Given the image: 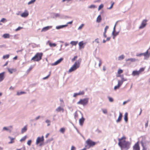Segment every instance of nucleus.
Returning <instances> with one entry per match:
<instances>
[{"mask_svg":"<svg viewBox=\"0 0 150 150\" xmlns=\"http://www.w3.org/2000/svg\"><path fill=\"white\" fill-rule=\"evenodd\" d=\"M63 59L62 58H60L59 59L57 60V61L54 62L53 64H52V65H55L58 64L60 63L63 60Z\"/></svg>","mask_w":150,"mask_h":150,"instance_id":"obj_14","label":"nucleus"},{"mask_svg":"<svg viewBox=\"0 0 150 150\" xmlns=\"http://www.w3.org/2000/svg\"><path fill=\"white\" fill-rule=\"evenodd\" d=\"M124 119L125 122H127L128 121V113L126 112L125 113L124 115Z\"/></svg>","mask_w":150,"mask_h":150,"instance_id":"obj_25","label":"nucleus"},{"mask_svg":"<svg viewBox=\"0 0 150 150\" xmlns=\"http://www.w3.org/2000/svg\"><path fill=\"white\" fill-rule=\"evenodd\" d=\"M52 26H47L43 28L42 29L41 31L42 32L46 31H47L49 29L51 28H52Z\"/></svg>","mask_w":150,"mask_h":150,"instance_id":"obj_13","label":"nucleus"},{"mask_svg":"<svg viewBox=\"0 0 150 150\" xmlns=\"http://www.w3.org/2000/svg\"><path fill=\"white\" fill-rule=\"evenodd\" d=\"M122 113L121 112H120L119 115L117 119L116 120V122H118L121 121L122 119Z\"/></svg>","mask_w":150,"mask_h":150,"instance_id":"obj_16","label":"nucleus"},{"mask_svg":"<svg viewBox=\"0 0 150 150\" xmlns=\"http://www.w3.org/2000/svg\"><path fill=\"white\" fill-rule=\"evenodd\" d=\"M78 93H74L73 95V97H76L77 96H79V95H78Z\"/></svg>","mask_w":150,"mask_h":150,"instance_id":"obj_55","label":"nucleus"},{"mask_svg":"<svg viewBox=\"0 0 150 150\" xmlns=\"http://www.w3.org/2000/svg\"><path fill=\"white\" fill-rule=\"evenodd\" d=\"M148 122L147 121L145 124V127H148Z\"/></svg>","mask_w":150,"mask_h":150,"instance_id":"obj_62","label":"nucleus"},{"mask_svg":"<svg viewBox=\"0 0 150 150\" xmlns=\"http://www.w3.org/2000/svg\"><path fill=\"white\" fill-rule=\"evenodd\" d=\"M22 28H23L22 27H19L17 28H16L15 30L16 31H18L19 30H20Z\"/></svg>","mask_w":150,"mask_h":150,"instance_id":"obj_49","label":"nucleus"},{"mask_svg":"<svg viewBox=\"0 0 150 150\" xmlns=\"http://www.w3.org/2000/svg\"><path fill=\"white\" fill-rule=\"evenodd\" d=\"M143 55L145 57L149 56V54L148 50H147L145 52L143 53Z\"/></svg>","mask_w":150,"mask_h":150,"instance_id":"obj_29","label":"nucleus"},{"mask_svg":"<svg viewBox=\"0 0 150 150\" xmlns=\"http://www.w3.org/2000/svg\"><path fill=\"white\" fill-rule=\"evenodd\" d=\"M12 126H9L8 128L6 127H3V130L8 131L10 132H11V129H12Z\"/></svg>","mask_w":150,"mask_h":150,"instance_id":"obj_17","label":"nucleus"},{"mask_svg":"<svg viewBox=\"0 0 150 150\" xmlns=\"http://www.w3.org/2000/svg\"><path fill=\"white\" fill-rule=\"evenodd\" d=\"M77 58V56H74V57L72 59V62H74Z\"/></svg>","mask_w":150,"mask_h":150,"instance_id":"obj_45","label":"nucleus"},{"mask_svg":"<svg viewBox=\"0 0 150 150\" xmlns=\"http://www.w3.org/2000/svg\"><path fill=\"white\" fill-rule=\"evenodd\" d=\"M88 99L87 98L81 99L77 103L78 104H81L83 105H86L88 102Z\"/></svg>","mask_w":150,"mask_h":150,"instance_id":"obj_6","label":"nucleus"},{"mask_svg":"<svg viewBox=\"0 0 150 150\" xmlns=\"http://www.w3.org/2000/svg\"><path fill=\"white\" fill-rule=\"evenodd\" d=\"M3 37L5 38H9L10 35L8 34H5L3 35Z\"/></svg>","mask_w":150,"mask_h":150,"instance_id":"obj_26","label":"nucleus"},{"mask_svg":"<svg viewBox=\"0 0 150 150\" xmlns=\"http://www.w3.org/2000/svg\"><path fill=\"white\" fill-rule=\"evenodd\" d=\"M137 60V59H136L135 58H131L128 59H126V60L127 61H130L131 62H135V61H136V60Z\"/></svg>","mask_w":150,"mask_h":150,"instance_id":"obj_22","label":"nucleus"},{"mask_svg":"<svg viewBox=\"0 0 150 150\" xmlns=\"http://www.w3.org/2000/svg\"><path fill=\"white\" fill-rule=\"evenodd\" d=\"M126 138L124 137H122L121 138L118 139V145L122 149L127 150L129 148L130 144L128 142L125 141Z\"/></svg>","mask_w":150,"mask_h":150,"instance_id":"obj_1","label":"nucleus"},{"mask_svg":"<svg viewBox=\"0 0 150 150\" xmlns=\"http://www.w3.org/2000/svg\"><path fill=\"white\" fill-rule=\"evenodd\" d=\"M64 109L60 107H58L56 109V111L57 112H60L61 111H64Z\"/></svg>","mask_w":150,"mask_h":150,"instance_id":"obj_24","label":"nucleus"},{"mask_svg":"<svg viewBox=\"0 0 150 150\" xmlns=\"http://www.w3.org/2000/svg\"><path fill=\"white\" fill-rule=\"evenodd\" d=\"M140 138L142 139L140 142L142 147V150H147V148L145 147V144L146 142V138L144 137H141Z\"/></svg>","mask_w":150,"mask_h":150,"instance_id":"obj_5","label":"nucleus"},{"mask_svg":"<svg viewBox=\"0 0 150 150\" xmlns=\"http://www.w3.org/2000/svg\"><path fill=\"white\" fill-rule=\"evenodd\" d=\"M123 82V81H118V84L117 85V86L120 87L122 84Z\"/></svg>","mask_w":150,"mask_h":150,"instance_id":"obj_33","label":"nucleus"},{"mask_svg":"<svg viewBox=\"0 0 150 150\" xmlns=\"http://www.w3.org/2000/svg\"><path fill=\"white\" fill-rule=\"evenodd\" d=\"M26 136H25L23 138H22L20 140V141L21 142H22L23 141H25L26 138Z\"/></svg>","mask_w":150,"mask_h":150,"instance_id":"obj_35","label":"nucleus"},{"mask_svg":"<svg viewBox=\"0 0 150 150\" xmlns=\"http://www.w3.org/2000/svg\"><path fill=\"white\" fill-rule=\"evenodd\" d=\"M74 116L76 119H78V115L76 112L74 113Z\"/></svg>","mask_w":150,"mask_h":150,"instance_id":"obj_44","label":"nucleus"},{"mask_svg":"<svg viewBox=\"0 0 150 150\" xmlns=\"http://www.w3.org/2000/svg\"><path fill=\"white\" fill-rule=\"evenodd\" d=\"M108 28H109V27L108 26H106L105 28L104 31L106 32Z\"/></svg>","mask_w":150,"mask_h":150,"instance_id":"obj_53","label":"nucleus"},{"mask_svg":"<svg viewBox=\"0 0 150 150\" xmlns=\"http://www.w3.org/2000/svg\"><path fill=\"white\" fill-rule=\"evenodd\" d=\"M17 59V56H15L13 58V59L14 60H16Z\"/></svg>","mask_w":150,"mask_h":150,"instance_id":"obj_64","label":"nucleus"},{"mask_svg":"<svg viewBox=\"0 0 150 150\" xmlns=\"http://www.w3.org/2000/svg\"><path fill=\"white\" fill-rule=\"evenodd\" d=\"M43 53H37L31 59V60L34 61L38 62L42 59L43 56Z\"/></svg>","mask_w":150,"mask_h":150,"instance_id":"obj_3","label":"nucleus"},{"mask_svg":"<svg viewBox=\"0 0 150 150\" xmlns=\"http://www.w3.org/2000/svg\"><path fill=\"white\" fill-rule=\"evenodd\" d=\"M96 7V6L95 5H91V6H90L89 7V8H95Z\"/></svg>","mask_w":150,"mask_h":150,"instance_id":"obj_42","label":"nucleus"},{"mask_svg":"<svg viewBox=\"0 0 150 150\" xmlns=\"http://www.w3.org/2000/svg\"><path fill=\"white\" fill-rule=\"evenodd\" d=\"M50 76V74H49L47 76L43 78V79H47L49 77V76Z\"/></svg>","mask_w":150,"mask_h":150,"instance_id":"obj_59","label":"nucleus"},{"mask_svg":"<svg viewBox=\"0 0 150 150\" xmlns=\"http://www.w3.org/2000/svg\"><path fill=\"white\" fill-rule=\"evenodd\" d=\"M147 21L146 20H143L142 21L140 26L139 27V29H142L144 28L146 24Z\"/></svg>","mask_w":150,"mask_h":150,"instance_id":"obj_8","label":"nucleus"},{"mask_svg":"<svg viewBox=\"0 0 150 150\" xmlns=\"http://www.w3.org/2000/svg\"><path fill=\"white\" fill-rule=\"evenodd\" d=\"M33 68V67H30V68H29V69L27 71L28 72H29L30 71H31Z\"/></svg>","mask_w":150,"mask_h":150,"instance_id":"obj_52","label":"nucleus"},{"mask_svg":"<svg viewBox=\"0 0 150 150\" xmlns=\"http://www.w3.org/2000/svg\"><path fill=\"white\" fill-rule=\"evenodd\" d=\"M125 58V56L123 55H122L118 57V60H121Z\"/></svg>","mask_w":150,"mask_h":150,"instance_id":"obj_30","label":"nucleus"},{"mask_svg":"<svg viewBox=\"0 0 150 150\" xmlns=\"http://www.w3.org/2000/svg\"><path fill=\"white\" fill-rule=\"evenodd\" d=\"M86 44V43H84L83 41H81L79 43V49L81 50L82 48H83L84 47V45Z\"/></svg>","mask_w":150,"mask_h":150,"instance_id":"obj_10","label":"nucleus"},{"mask_svg":"<svg viewBox=\"0 0 150 150\" xmlns=\"http://www.w3.org/2000/svg\"><path fill=\"white\" fill-rule=\"evenodd\" d=\"M47 43L48 44L49 46L51 47H55L56 46L57 44L55 43H52L50 41H48L47 42Z\"/></svg>","mask_w":150,"mask_h":150,"instance_id":"obj_15","label":"nucleus"},{"mask_svg":"<svg viewBox=\"0 0 150 150\" xmlns=\"http://www.w3.org/2000/svg\"><path fill=\"white\" fill-rule=\"evenodd\" d=\"M76 148L74 146H72L71 148V150H76Z\"/></svg>","mask_w":150,"mask_h":150,"instance_id":"obj_56","label":"nucleus"},{"mask_svg":"<svg viewBox=\"0 0 150 150\" xmlns=\"http://www.w3.org/2000/svg\"><path fill=\"white\" fill-rule=\"evenodd\" d=\"M25 92H18L17 93V94L18 95H20L21 94L25 93Z\"/></svg>","mask_w":150,"mask_h":150,"instance_id":"obj_51","label":"nucleus"},{"mask_svg":"<svg viewBox=\"0 0 150 150\" xmlns=\"http://www.w3.org/2000/svg\"><path fill=\"white\" fill-rule=\"evenodd\" d=\"M84 24H81L78 28V30H80L81 29V28L83 27L84 26Z\"/></svg>","mask_w":150,"mask_h":150,"instance_id":"obj_43","label":"nucleus"},{"mask_svg":"<svg viewBox=\"0 0 150 150\" xmlns=\"http://www.w3.org/2000/svg\"><path fill=\"white\" fill-rule=\"evenodd\" d=\"M108 98V99L109 100V101L110 102H112L113 101V99L111 98V97H109Z\"/></svg>","mask_w":150,"mask_h":150,"instance_id":"obj_48","label":"nucleus"},{"mask_svg":"<svg viewBox=\"0 0 150 150\" xmlns=\"http://www.w3.org/2000/svg\"><path fill=\"white\" fill-rule=\"evenodd\" d=\"M45 122L46 123H47V126H49L50 125V121L49 120H46Z\"/></svg>","mask_w":150,"mask_h":150,"instance_id":"obj_41","label":"nucleus"},{"mask_svg":"<svg viewBox=\"0 0 150 150\" xmlns=\"http://www.w3.org/2000/svg\"><path fill=\"white\" fill-rule=\"evenodd\" d=\"M145 69V68H141L138 71L140 74Z\"/></svg>","mask_w":150,"mask_h":150,"instance_id":"obj_37","label":"nucleus"},{"mask_svg":"<svg viewBox=\"0 0 150 150\" xmlns=\"http://www.w3.org/2000/svg\"><path fill=\"white\" fill-rule=\"evenodd\" d=\"M119 88L120 87L117 85L114 87V89L115 90H116L117 89Z\"/></svg>","mask_w":150,"mask_h":150,"instance_id":"obj_57","label":"nucleus"},{"mask_svg":"<svg viewBox=\"0 0 150 150\" xmlns=\"http://www.w3.org/2000/svg\"><path fill=\"white\" fill-rule=\"evenodd\" d=\"M103 7V4L100 5L98 8V10L99 11L100 9L102 8Z\"/></svg>","mask_w":150,"mask_h":150,"instance_id":"obj_40","label":"nucleus"},{"mask_svg":"<svg viewBox=\"0 0 150 150\" xmlns=\"http://www.w3.org/2000/svg\"><path fill=\"white\" fill-rule=\"evenodd\" d=\"M106 32L104 31V33H103V36L105 38H106Z\"/></svg>","mask_w":150,"mask_h":150,"instance_id":"obj_61","label":"nucleus"},{"mask_svg":"<svg viewBox=\"0 0 150 150\" xmlns=\"http://www.w3.org/2000/svg\"><path fill=\"white\" fill-rule=\"evenodd\" d=\"M44 140V139L43 136H42L41 137H38L37 138L36 142V144H38L41 142H43Z\"/></svg>","mask_w":150,"mask_h":150,"instance_id":"obj_9","label":"nucleus"},{"mask_svg":"<svg viewBox=\"0 0 150 150\" xmlns=\"http://www.w3.org/2000/svg\"><path fill=\"white\" fill-rule=\"evenodd\" d=\"M85 120L84 118L82 117L79 120V123L80 125L82 126L84 123Z\"/></svg>","mask_w":150,"mask_h":150,"instance_id":"obj_18","label":"nucleus"},{"mask_svg":"<svg viewBox=\"0 0 150 150\" xmlns=\"http://www.w3.org/2000/svg\"><path fill=\"white\" fill-rule=\"evenodd\" d=\"M101 64H102V62H101V60H99V67H100L101 66Z\"/></svg>","mask_w":150,"mask_h":150,"instance_id":"obj_58","label":"nucleus"},{"mask_svg":"<svg viewBox=\"0 0 150 150\" xmlns=\"http://www.w3.org/2000/svg\"><path fill=\"white\" fill-rule=\"evenodd\" d=\"M6 19L4 18H3L1 19V20L0 21V22L4 23L5 22H6Z\"/></svg>","mask_w":150,"mask_h":150,"instance_id":"obj_50","label":"nucleus"},{"mask_svg":"<svg viewBox=\"0 0 150 150\" xmlns=\"http://www.w3.org/2000/svg\"><path fill=\"white\" fill-rule=\"evenodd\" d=\"M78 43V41H71L70 43L71 44L72 46H76Z\"/></svg>","mask_w":150,"mask_h":150,"instance_id":"obj_23","label":"nucleus"},{"mask_svg":"<svg viewBox=\"0 0 150 150\" xmlns=\"http://www.w3.org/2000/svg\"><path fill=\"white\" fill-rule=\"evenodd\" d=\"M9 54H7L3 56V58L4 59H8L9 58Z\"/></svg>","mask_w":150,"mask_h":150,"instance_id":"obj_34","label":"nucleus"},{"mask_svg":"<svg viewBox=\"0 0 150 150\" xmlns=\"http://www.w3.org/2000/svg\"><path fill=\"white\" fill-rule=\"evenodd\" d=\"M78 93L79 95H83L84 94V92L83 91H80Z\"/></svg>","mask_w":150,"mask_h":150,"instance_id":"obj_38","label":"nucleus"},{"mask_svg":"<svg viewBox=\"0 0 150 150\" xmlns=\"http://www.w3.org/2000/svg\"><path fill=\"white\" fill-rule=\"evenodd\" d=\"M8 62H6V63H5V64L3 66L4 67V66H6L8 64Z\"/></svg>","mask_w":150,"mask_h":150,"instance_id":"obj_63","label":"nucleus"},{"mask_svg":"<svg viewBox=\"0 0 150 150\" xmlns=\"http://www.w3.org/2000/svg\"><path fill=\"white\" fill-rule=\"evenodd\" d=\"M140 74L139 71H133L132 73V75L134 76H135L136 75L139 76Z\"/></svg>","mask_w":150,"mask_h":150,"instance_id":"obj_20","label":"nucleus"},{"mask_svg":"<svg viewBox=\"0 0 150 150\" xmlns=\"http://www.w3.org/2000/svg\"><path fill=\"white\" fill-rule=\"evenodd\" d=\"M139 142L138 141L133 147V150H140V147L139 145Z\"/></svg>","mask_w":150,"mask_h":150,"instance_id":"obj_7","label":"nucleus"},{"mask_svg":"<svg viewBox=\"0 0 150 150\" xmlns=\"http://www.w3.org/2000/svg\"><path fill=\"white\" fill-rule=\"evenodd\" d=\"M5 72H3L0 73V82L2 81L4 79Z\"/></svg>","mask_w":150,"mask_h":150,"instance_id":"obj_11","label":"nucleus"},{"mask_svg":"<svg viewBox=\"0 0 150 150\" xmlns=\"http://www.w3.org/2000/svg\"><path fill=\"white\" fill-rule=\"evenodd\" d=\"M36 0H31L28 2V4H30L33 3Z\"/></svg>","mask_w":150,"mask_h":150,"instance_id":"obj_39","label":"nucleus"},{"mask_svg":"<svg viewBox=\"0 0 150 150\" xmlns=\"http://www.w3.org/2000/svg\"><path fill=\"white\" fill-rule=\"evenodd\" d=\"M8 138L10 139L11 141L9 142L8 143L9 144H12L14 143L15 142L14 140L15 139V138H13L11 137H8Z\"/></svg>","mask_w":150,"mask_h":150,"instance_id":"obj_19","label":"nucleus"},{"mask_svg":"<svg viewBox=\"0 0 150 150\" xmlns=\"http://www.w3.org/2000/svg\"><path fill=\"white\" fill-rule=\"evenodd\" d=\"M123 72V71L121 69H119L118 70V71H117V74L118 75H119V76H117V77H119L120 76V75Z\"/></svg>","mask_w":150,"mask_h":150,"instance_id":"obj_27","label":"nucleus"},{"mask_svg":"<svg viewBox=\"0 0 150 150\" xmlns=\"http://www.w3.org/2000/svg\"><path fill=\"white\" fill-rule=\"evenodd\" d=\"M28 12L27 11H25L23 13L21 14V16L23 17H27L28 15Z\"/></svg>","mask_w":150,"mask_h":150,"instance_id":"obj_12","label":"nucleus"},{"mask_svg":"<svg viewBox=\"0 0 150 150\" xmlns=\"http://www.w3.org/2000/svg\"><path fill=\"white\" fill-rule=\"evenodd\" d=\"M101 20V16L100 15H99L98 16V17L97 18L96 21L97 22H98V23H100V22Z\"/></svg>","mask_w":150,"mask_h":150,"instance_id":"obj_28","label":"nucleus"},{"mask_svg":"<svg viewBox=\"0 0 150 150\" xmlns=\"http://www.w3.org/2000/svg\"><path fill=\"white\" fill-rule=\"evenodd\" d=\"M103 112L105 114H106L107 113V110L105 109H103L102 110Z\"/></svg>","mask_w":150,"mask_h":150,"instance_id":"obj_47","label":"nucleus"},{"mask_svg":"<svg viewBox=\"0 0 150 150\" xmlns=\"http://www.w3.org/2000/svg\"><path fill=\"white\" fill-rule=\"evenodd\" d=\"M86 143L87 145L86 146V147L87 148H89L93 146L96 144V142L92 141L90 139H88L86 140Z\"/></svg>","mask_w":150,"mask_h":150,"instance_id":"obj_4","label":"nucleus"},{"mask_svg":"<svg viewBox=\"0 0 150 150\" xmlns=\"http://www.w3.org/2000/svg\"><path fill=\"white\" fill-rule=\"evenodd\" d=\"M60 131L62 133H64L65 131V129L64 128H61L60 129Z\"/></svg>","mask_w":150,"mask_h":150,"instance_id":"obj_36","label":"nucleus"},{"mask_svg":"<svg viewBox=\"0 0 150 150\" xmlns=\"http://www.w3.org/2000/svg\"><path fill=\"white\" fill-rule=\"evenodd\" d=\"M27 130V128L25 126L23 128H22V130H21L22 133H24V132H26V131Z\"/></svg>","mask_w":150,"mask_h":150,"instance_id":"obj_31","label":"nucleus"},{"mask_svg":"<svg viewBox=\"0 0 150 150\" xmlns=\"http://www.w3.org/2000/svg\"><path fill=\"white\" fill-rule=\"evenodd\" d=\"M143 55V53L140 54H137L136 56H141Z\"/></svg>","mask_w":150,"mask_h":150,"instance_id":"obj_60","label":"nucleus"},{"mask_svg":"<svg viewBox=\"0 0 150 150\" xmlns=\"http://www.w3.org/2000/svg\"><path fill=\"white\" fill-rule=\"evenodd\" d=\"M111 3H112V4H111V6H110V8H108L109 9H110L112 8V7L113 6V5L114 4V2H112Z\"/></svg>","mask_w":150,"mask_h":150,"instance_id":"obj_54","label":"nucleus"},{"mask_svg":"<svg viewBox=\"0 0 150 150\" xmlns=\"http://www.w3.org/2000/svg\"><path fill=\"white\" fill-rule=\"evenodd\" d=\"M123 82V81H118V84L117 85V86L120 87L122 84Z\"/></svg>","mask_w":150,"mask_h":150,"instance_id":"obj_32","label":"nucleus"},{"mask_svg":"<svg viewBox=\"0 0 150 150\" xmlns=\"http://www.w3.org/2000/svg\"><path fill=\"white\" fill-rule=\"evenodd\" d=\"M8 72L11 74L13 73V72H15L16 71L15 69H9V68H8Z\"/></svg>","mask_w":150,"mask_h":150,"instance_id":"obj_21","label":"nucleus"},{"mask_svg":"<svg viewBox=\"0 0 150 150\" xmlns=\"http://www.w3.org/2000/svg\"><path fill=\"white\" fill-rule=\"evenodd\" d=\"M31 140H29L28 142H27V144L29 145V146H30L31 144Z\"/></svg>","mask_w":150,"mask_h":150,"instance_id":"obj_46","label":"nucleus"},{"mask_svg":"<svg viewBox=\"0 0 150 150\" xmlns=\"http://www.w3.org/2000/svg\"><path fill=\"white\" fill-rule=\"evenodd\" d=\"M81 62V59H79L78 61L75 62L74 64L69 70V73L71 72L76 70L77 68H79L80 67Z\"/></svg>","mask_w":150,"mask_h":150,"instance_id":"obj_2","label":"nucleus"}]
</instances>
